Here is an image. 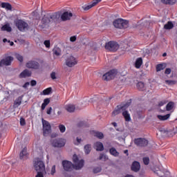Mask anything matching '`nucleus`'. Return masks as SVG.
I'll return each mask as SVG.
<instances>
[{
	"label": "nucleus",
	"instance_id": "ddd939ff",
	"mask_svg": "<svg viewBox=\"0 0 177 177\" xmlns=\"http://www.w3.org/2000/svg\"><path fill=\"white\" fill-rule=\"evenodd\" d=\"M61 12H56L54 13H50V19L52 22L54 23H60L61 20Z\"/></svg>",
	"mask_w": 177,
	"mask_h": 177
},
{
	"label": "nucleus",
	"instance_id": "f257e3e1",
	"mask_svg": "<svg viewBox=\"0 0 177 177\" xmlns=\"http://www.w3.org/2000/svg\"><path fill=\"white\" fill-rule=\"evenodd\" d=\"M62 165L65 172H72L73 169H75L76 171H80V169H82V168H84V165H85V160H84V159H82L77 165H74L71 161L64 160H62Z\"/></svg>",
	"mask_w": 177,
	"mask_h": 177
},
{
	"label": "nucleus",
	"instance_id": "cd10ccee",
	"mask_svg": "<svg viewBox=\"0 0 177 177\" xmlns=\"http://www.w3.org/2000/svg\"><path fill=\"white\" fill-rule=\"evenodd\" d=\"M73 162L74 163L73 165H78V164H80V158H78V156H77V154H74L73 156Z\"/></svg>",
	"mask_w": 177,
	"mask_h": 177
},
{
	"label": "nucleus",
	"instance_id": "423d86ee",
	"mask_svg": "<svg viewBox=\"0 0 177 177\" xmlns=\"http://www.w3.org/2000/svg\"><path fill=\"white\" fill-rule=\"evenodd\" d=\"M15 26L19 31L24 32L26 30H28V24L21 19L15 21Z\"/></svg>",
	"mask_w": 177,
	"mask_h": 177
},
{
	"label": "nucleus",
	"instance_id": "9b49d317",
	"mask_svg": "<svg viewBox=\"0 0 177 177\" xmlns=\"http://www.w3.org/2000/svg\"><path fill=\"white\" fill-rule=\"evenodd\" d=\"M133 142L138 147H146L149 145V140L142 138H135Z\"/></svg>",
	"mask_w": 177,
	"mask_h": 177
},
{
	"label": "nucleus",
	"instance_id": "6e6d98bb",
	"mask_svg": "<svg viewBox=\"0 0 177 177\" xmlns=\"http://www.w3.org/2000/svg\"><path fill=\"white\" fill-rule=\"evenodd\" d=\"M70 41H71V42H75V41H77V37H75V36L71 37Z\"/></svg>",
	"mask_w": 177,
	"mask_h": 177
},
{
	"label": "nucleus",
	"instance_id": "680f3d73",
	"mask_svg": "<svg viewBox=\"0 0 177 177\" xmlns=\"http://www.w3.org/2000/svg\"><path fill=\"white\" fill-rule=\"evenodd\" d=\"M155 174H156V175H158V176H160V177H162V176L160 175V174H161V171L160 170H156V171H154Z\"/></svg>",
	"mask_w": 177,
	"mask_h": 177
},
{
	"label": "nucleus",
	"instance_id": "338daca9",
	"mask_svg": "<svg viewBox=\"0 0 177 177\" xmlns=\"http://www.w3.org/2000/svg\"><path fill=\"white\" fill-rule=\"evenodd\" d=\"M111 124H112V125H113V127H117V122H113Z\"/></svg>",
	"mask_w": 177,
	"mask_h": 177
},
{
	"label": "nucleus",
	"instance_id": "c03bdc74",
	"mask_svg": "<svg viewBox=\"0 0 177 177\" xmlns=\"http://www.w3.org/2000/svg\"><path fill=\"white\" fill-rule=\"evenodd\" d=\"M59 129L62 133H64V132H66V126L63 124H59Z\"/></svg>",
	"mask_w": 177,
	"mask_h": 177
},
{
	"label": "nucleus",
	"instance_id": "bf43d9fd",
	"mask_svg": "<svg viewBox=\"0 0 177 177\" xmlns=\"http://www.w3.org/2000/svg\"><path fill=\"white\" fill-rule=\"evenodd\" d=\"M165 73H166L167 75L171 74V68H166Z\"/></svg>",
	"mask_w": 177,
	"mask_h": 177
},
{
	"label": "nucleus",
	"instance_id": "e433bc0d",
	"mask_svg": "<svg viewBox=\"0 0 177 177\" xmlns=\"http://www.w3.org/2000/svg\"><path fill=\"white\" fill-rule=\"evenodd\" d=\"M50 93H52L51 87H48L43 91V95H50Z\"/></svg>",
	"mask_w": 177,
	"mask_h": 177
},
{
	"label": "nucleus",
	"instance_id": "412c9836",
	"mask_svg": "<svg viewBox=\"0 0 177 177\" xmlns=\"http://www.w3.org/2000/svg\"><path fill=\"white\" fill-rule=\"evenodd\" d=\"M109 153L111 156H113V157H119L120 156V152L115 149V148L112 147L109 149Z\"/></svg>",
	"mask_w": 177,
	"mask_h": 177
},
{
	"label": "nucleus",
	"instance_id": "37998d69",
	"mask_svg": "<svg viewBox=\"0 0 177 177\" xmlns=\"http://www.w3.org/2000/svg\"><path fill=\"white\" fill-rule=\"evenodd\" d=\"M165 84L167 85H176L177 84V81L176 80H165Z\"/></svg>",
	"mask_w": 177,
	"mask_h": 177
},
{
	"label": "nucleus",
	"instance_id": "de8ad7c7",
	"mask_svg": "<svg viewBox=\"0 0 177 177\" xmlns=\"http://www.w3.org/2000/svg\"><path fill=\"white\" fill-rule=\"evenodd\" d=\"M77 127L79 128H82L83 127H86V123H85V122H80L78 124H77Z\"/></svg>",
	"mask_w": 177,
	"mask_h": 177
},
{
	"label": "nucleus",
	"instance_id": "2f4dec72",
	"mask_svg": "<svg viewBox=\"0 0 177 177\" xmlns=\"http://www.w3.org/2000/svg\"><path fill=\"white\" fill-rule=\"evenodd\" d=\"M21 100H23V97L21 96L18 97L14 102L15 106H17V107H19V106L21 104Z\"/></svg>",
	"mask_w": 177,
	"mask_h": 177
},
{
	"label": "nucleus",
	"instance_id": "0e129e2a",
	"mask_svg": "<svg viewBox=\"0 0 177 177\" xmlns=\"http://www.w3.org/2000/svg\"><path fill=\"white\" fill-rule=\"evenodd\" d=\"M46 106L47 105L43 102V104H41V110H45Z\"/></svg>",
	"mask_w": 177,
	"mask_h": 177
},
{
	"label": "nucleus",
	"instance_id": "13d9d810",
	"mask_svg": "<svg viewBox=\"0 0 177 177\" xmlns=\"http://www.w3.org/2000/svg\"><path fill=\"white\" fill-rule=\"evenodd\" d=\"M30 85H31V86H35V85H37V81L31 80Z\"/></svg>",
	"mask_w": 177,
	"mask_h": 177
},
{
	"label": "nucleus",
	"instance_id": "5701e85b",
	"mask_svg": "<svg viewBox=\"0 0 177 177\" xmlns=\"http://www.w3.org/2000/svg\"><path fill=\"white\" fill-rule=\"evenodd\" d=\"M1 31H7V32H12V27H10V24H6L1 28Z\"/></svg>",
	"mask_w": 177,
	"mask_h": 177
},
{
	"label": "nucleus",
	"instance_id": "c85d7f7f",
	"mask_svg": "<svg viewBox=\"0 0 177 177\" xmlns=\"http://www.w3.org/2000/svg\"><path fill=\"white\" fill-rule=\"evenodd\" d=\"M122 115L125 119V121L129 122L131 121V115L129 114L127 111H124L122 112Z\"/></svg>",
	"mask_w": 177,
	"mask_h": 177
},
{
	"label": "nucleus",
	"instance_id": "58836bf2",
	"mask_svg": "<svg viewBox=\"0 0 177 177\" xmlns=\"http://www.w3.org/2000/svg\"><path fill=\"white\" fill-rule=\"evenodd\" d=\"M164 68H165V66H164L163 64H159L156 66V71H161V70H164Z\"/></svg>",
	"mask_w": 177,
	"mask_h": 177
},
{
	"label": "nucleus",
	"instance_id": "f704fd0d",
	"mask_svg": "<svg viewBox=\"0 0 177 177\" xmlns=\"http://www.w3.org/2000/svg\"><path fill=\"white\" fill-rule=\"evenodd\" d=\"M92 149V147L90 144H87L84 146V153L85 154H89L91 153V150Z\"/></svg>",
	"mask_w": 177,
	"mask_h": 177
},
{
	"label": "nucleus",
	"instance_id": "393cba45",
	"mask_svg": "<svg viewBox=\"0 0 177 177\" xmlns=\"http://www.w3.org/2000/svg\"><path fill=\"white\" fill-rule=\"evenodd\" d=\"M169 117H171V114H169V113L165 115H158L157 116L158 120H160V121H166V120H168V118H169Z\"/></svg>",
	"mask_w": 177,
	"mask_h": 177
},
{
	"label": "nucleus",
	"instance_id": "603ef678",
	"mask_svg": "<svg viewBox=\"0 0 177 177\" xmlns=\"http://www.w3.org/2000/svg\"><path fill=\"white\" fill-rule=\"evenodd\" d=\"M20 125H21V127H24V125H26V120L23 118H20Z\"/></svg>",
	"mask_w": 177,
	"mask_h": 177
},
{
	"label": "nucleus",
	"instance_id": "a878e982",
	"mask_svg": "<svg viewBox=\"0 0 177 177\" xmlns=\"http://www.w3.org/2000/svg\"><path fill=\"white\" fill-rule=\"evenodd\" d=\"M53 52L55 56H60L62 55V50L59 47H55L53 49Z\"/></svg>",
	"mask_w": 177,
	"mask_h": 177
},
{
	"label": "nucleus",
	"instance_id": "72a5a7b5",
	"mask_svg": "<svg viewBox=\"0 0 177 177\" xmlns=\"http://www.w3.org/2000/svg\"><path fill=\"white\" fill-rule=\"evenodd\" d=\"M164 28H165V30H171V29L174 28V24H172L171 21H168L167 24H166L164 26Z\"/></svg>",
	"mask_w": 177,
	"mask_h": 177
},
{
	"label": "nucleus",
	"instance_id": "f8f14e48",
	"mask_svg": "<svg viewBox=\"0 0 177 177\" xmlns=\"http://www.w3.org/2000/svg\"><path fill=\"white\" fill-rule=\"evenodd\" d=\"M39 62L35 60H30L26 64V67L31 70H39Z\"/></svg>",
	"mask_w": 177,
	"mask_h": 177
},
{
	"label": "nucleus",
	"instance_id": "864d4df0",
	"mask_svg": "<svg viewBox=\"0 0 177 177\" xmlns=\"http://www.w3.org/2000/svg\"><path fill=\"white\" fill-rule=\"evenodd\" d=\"M43 103H44V104H46L48 106L49 103H50V99L49 98L44 99Z\"/></svg>",
	"mask_w": 177,
	"mask_h": 177
},
{
	"label": "nucleus",
	"instance_id": "052dcab7",
	"mask_svg": "<svg viewBox=\"0 0 177 177\" xmlns=\"http://www.w3.org/2000/svg\"><path fill=\"white\" fill-rule=\"evenodd\" d=\"M30 86V82H26L24 85H23V88H24V89H26L27 88V86Z\"/></svg>",
	"mask_w": 177,
	"mask_h": 177
},
{
	"label": "nucleus",
	"instance_id": "ea45409f",
	"mask_svg": "<svg viewBox=\"0 0 177 177\" xmlns=\"http://www.w3.org/2000/svg\"><path fill=\"white\" fill-rule=\"evenodd\" d=\"M95 136H96V138H97L98 139H103V138H104V135H103V133L99 131L95 133Z\"/></svg>",
	"mask_w": 177,
	"mask_h": 177
},
{
	"label": "nucleus",
	"instance_id": "2eb2a0df",
	"mask_svg": "<svg viewBox=\"0 0 177 177\" xmlns=\"http://www.w3.org/2000/svg\"><path fill=\"white\" fill-rule=\"evenodd\" d=\"M60 17L62 21H67L68 20H71V17H73V13L68 11H65L61 14Z\"/></svg>",
	"mask_w": 177,
	"mask_h": 177
},
{
	"label": "nucleus",
	"instance_id": "09e8293b",
	"mask_svg": "<svg viewBox=\"0 0 177 177\" xmlns=\"http://www.w3.org/2000/svg\"><path fill=\"white\" fill-rule=\"evenodd\" d=\"M46 48H50V40H46L44 42Z\"/></svg>",
	"mask_w": 177,
	"mask_h": 177
},
{
	"label": "nucleus",
	"instance_id": "39448f33",
	"mask_svg": "<svg viewBox=\"0 0 177 177\" xmlns=\"http://www.w3.org/2000/svg\"><path fill=\"white\" fill-rule=\"evenodd\" d=\"M41 122L43 125V135L44 136H47V135H49L52 132V127L50 126V123L44 118L41 119Z\"/></svg>",
	"mask_w": 177,
	"mask_h": 177
},
{
	"label": "nucleus",
	"instance_id": "c9c22d12",
	"mask_svg": "<svg viewBox=\"0 0 177 177\" xmlns=\"http://www.w3.org/2000/svg\"><path fill=\"white\" fill-rule=\"evenodd\" d=\"M27 156V148H24L23 150L19 153V157L21 160H23L24 158V156Z\"/></svg>",
	"mask_w": 177,
	"mask_h": 177
},
{
	"label": "nucleus",
	"instance_id": "774afa93",
	"mask_svg": "<svg viewBox=\"0 0 177 177\" xmlns=\"http://www.w3.org/2000/svg\"><path fill=\"white\" fill-rule=\"evenodd\" d=\"M124 177H133V176L127 174V175H126Z\"/></svg>",
	"mask_w": 177,
	"mask_h": 177
},
{
	"label": "nucleus",
	"instance_id": "7c9ffc66",
	"mask_svg": "<svg viewBox=\"0 0 177 177\" xmlns=\"http://www.w3.org/2000/svg\"><path fill=\"white\" fill-rule=\"evenodd\" d=\"M1 8L7 9V10H12V5L9 3H1Z\"/></svg>",
	"mask_w": 177,
	"mask_h": 177
},
{
	"label": "nucleus",
	"instance_id": "4468645a",
	"mask_svg": "<svg viewBox=\"0 0 177 177\" xmlns=\"http://www.w3.org/2000/svg\"><path fill=\"white\" fill-rule=\"evenodd\" d=\"M77 63V59L73 56H69L66 60V65L68 67H74Z\"/></svg>",
	"mask_w": 177,
	"mask_h": 177
},
{
	"label": "nucleus",
	"instance_id": "aec40b11",
	"mask_svg": "<svg viewBox=\"0 0 177 177\" xmlns=\"http://www.w3.org/2000/svg\"><path fill=\"white\" fill-rule=\"evenodd\" d=\"M50 21H51V20H50V14H46L41 19V23L43 24H49V23H50Z\"/></svg>",
	"mask_w": 177,
	"mask_h": 177
},
{
	"label": "nucleus",
	"instance_id": "7ed1b4c3",
	"mask_svg": "<svg viewBox=\"0 0 177 177\" xmlns=\"http://www.w3.org/2000/svg\"><path fill=\"white\" fill-rule=\"evenodd\" d=\"M34 167L36 172H46L45 170V163L39 158L35 159Z\"/></svg>",
	"mask_w": 177,
	"mask_h": 177
},
{
	"label": "nucleus",
	"instance_id": "4d7b16f0",
	"mask_svg": "<svg viewBox=\"0 0 177 177\" xmlns=\"http://www.w3.org/2000/svg\"><path fill=\"white\" fill-rule=\"evenodd\" d=\"M50 77H51L53 80H56V73L52 72V73H50Z\"/></svg>",
	"mask_w": 177,
	"mask_h": 177
},
{
	"label": "nucleus",
	"instance_id": "dca6fc26",
	"mask_svg": "<svg viewBox=\"0 0 177 177\" xmlns=\"http://www.w3.org/2000/svg\"><path fill=\"white\" fill-rule=\"evenodd\" d=\"M131 169L133 172H139L140 171V163L138 161H134L131 164Z\"/></svg>",
	"mask_w": 177,
	"mask_h": 177
},
{
	"label": "nucleus",
	"instance_id": "0eeeda50",
	"mask_svg": "<svg viewBox=\"0 0 177 177\" xmlns=\"http://www.w3.org/2000/svg\"><path fill=\"white\" fill-rule=\"evenodd\" d=\"M117 75V70L111 69L109 72L106 73L102 75V80L104 81H111L114 79V77Z\"/></svg>",
	"mask_w": 177,
	"mask_h": 177
},
{
	"label": "nucleus",
	"instance_id": "1a4fd4ad",
	"mask_svg": "<svg viewBox=\"0 0 177 177\" xmlns=\"http://www.w3.org/2000/svg\"><path fill=\"white\" fill-rule=\"evenodd\" d=\"M131 105V102L126 103L124 105H118L115 109L112 112V116L115 117V115H118L121 113V110L123 111L126 110L127 107H129Z\"/></svg>",
	"mask_w": 177,
	"mask_h": 177
},
{
	"label": "nucleus",
	"instance_id": "5fc2aeb1",
	"mask_svg": "<svg viewBox=\"0 0 177 177\" xmlns=\"http://www.w3.org/2000/svg\"><path fill=\"white\" fill-rule=\"evenodd\" d=\"M177 133V127H176L175 129H173L172 131H171L170 135H171V136H174V135H176Z\"/></svg>",
	"mask_w": 177,
	"mask_h": 177
},
{
	"label": "nucleus",
	"instance_id": "e2e57ef3",
	"mask_svg": "<svg viewBox=\"0 0 177 177\" xmlns=\"http://www.w3.org/2000/svg\"><path fill=\"white\" fill-rule=\"evenodd\" d=\"M52 113V107H50L48 109H47L46 113L48 115H50Z\"/></svg>",
	"mask_w": 177,
	"mask_h": 177
},
{
	"label": "nucleus",
	"instance_id": "f03ea898",
	"mask_svg": "<svg viewBox=\"0 0 177 177\" xmlns=\"http://www.w3.org/2000/svg\"><path fill=\"white\" fill-rule=\"evenodd\" d=\"M115 28H128L129 27V22L123 19H116L113 22Z\"/></svg>",
	"mask_w": 177,
	"mask_h": 177
},
{
	"label": "nucleus",
	"instance_id": "79ce46f5",
	"mask_svg": "<svg viewBox=\"0 0 177 177\" xmlns=\"http://www.w3.org/2000/svg\"><path fill=\"white\" fill-rule=\"evenodd\" d=\"M142 161H143L145 165H149V164H150V158L149 157L143 158Z\"/></svg>",
	"mask_w": 177,
	"mask_h": 177
},
{
	"label": "nucleus",
	"instance_id": "4be33fe9",
	"mask_svg": "<svg viewBox=\"0 0 177 177\" xmlns=\"http://www.w3.org/2000/svg\"><path fill=\"white\" fill-rule=\"evenodd\" d=\"M136 87L137 89H138V91H146V87L145 86V83L142 82H138L136 84Z\"/></svg>",
	"mask_w": 177,
	"mask_h": 177
},
{
	"label": "nucleus",
	"instance_id": "bb28decb",
	"mask_svg": "<svg viewBox=\"0 0 177 177\" xmlns=\"http://www.w3.org/2000/svg\"><path fill=\"white\" fill-rule=\"evenodd\" d=\"M174 107H175V102H169L166 106V110L167 111H171Z\"/></svg>",
	"mask_w": 177,
	"mask_h": 177
},
{
	"label": "nucleus",
	"instance_id": "20e7f679",
	"mask_svg": "<svg viewBox=\"0 0 177 177\" xmlns=\"http://www.w3.org/2000/svg\"><path fill=\"white\" fill-rule=\"evenodd\" d=\"M105 49L109 52H117L120 49V44L114 41H111L105 44Z\"/></svg>",
	"mask_w": 177,
	"mask_h": 177
},
{
	"label": "nucleus",
	"instance_id": "b1692460",
	"mask_svg": "<svg viewBox=\"0 0 177 177\" xmlns=\"http://www.w3.org/2000/svg\"><path fill=\"white\" fill-rule=\"evenodd\" d=\"M142 64H143V59L142 57L138 58L135 62L136 68H140Z\"/></svg>",
	"mask_w": 177,
	"mask_h": 177
},
{
	"label": "nucleus",
	"instance_id": "6e6552de",
	"mask_svg": "<svg viewBox=\"0 0 177 177\" xmlns=\"http://www.w3.org/2000/svg\"><path fill=\"white\" fill-rule=\"evenodd\" d=\"M66 140L64 138L55 139L52 141V146L60 149L66 146Z\"/></svg>",
	"mask_w": 177,
	"mask_h": 177
},
{
	"label": "nucleus",
	"instance_id": "a18cd8bd",
	"mask_svg": "<svg viewBox=\"0 0 177 177\" xmlns=\"http://www.w3.org/2000/svg\"><path fill=\"white\" fill-rule=\"evenodd\" d=\"M44 174H46V171H37V174L35 177H44Z\"/></svg>",
	"mask_w": 177,
	"mask_h": 177
},
{
	"label": "nucleus",
	"instance_id": "a19ab883",
	"mask_svg": "<svg viewBox=\"0 0 177 177\" xmlns=\"http://www.w3.org/2000/svg\"><path fill=\"white\" fill-rule=\"evenodd\" d=\"M93 174H99V172H102V167H94L93 169Z\"/></svg>",
	"mask_w": 177,
	"mask_h": 177
},
{
	"label": "nucleus",
	"instance_id": "f3484780",
	"mask_svg": "<svg viewBox=\"0 0 177 177\" xmlns=\"http://www.w3.org/2000/svg\"><path fill=\"white\" fill-rule=\"evenodd\" d=\"M100 2H102V0H93L92 3L86 6H82V9L84 10H89V9H92L93 6H96Z\"/></svg>",
	"mask_w": 177,
	"mask_h": 177
},
{
	"label": "nucleus",
	"instance_id": "4c0bfd02",
	"mask_svg": "<svg viewBox=\"0 0 177 177\" xmlns=\"http://www.w3.org/2000/svg\"><path fill=\"white\" fill-rule=\"evenodd\" d=\"M15 57L19 62H20V63H23L24 58L20 54H15Z\"/></svg>",
	"mask_w": 177,
	"mask_h": 177
},
{
	"label": "nucleus",
	"instance_id": "473e14b6",
	"mask_svg": "<svg viewBox=\"0 0 177 177\" xmlns=\"http://www.w3.org/2000/svg\"><path fill=\"white\" fill-rule=\"evenodd\" d=\"M66 109L68 111V113H74V111H75V106L73 104H69L66 106Z\"/></svg>",
	"mask_w": 177,
	"mask_h": 177
},
{
	"label": "nucleus",
	"instance_id": "6ab92c4d",
	"mask_svg": "<svg viewBox=\"0 0 177 177\" xmlns=\"http://www.w3.org/2000/svg\"><path fill=\"white\" fill-rule=\"evenodd\" d=\"M94 148L97 151H103L104 150V147L103 146V143L100 142H97L94 144Z\"/></svg>",
	"mask_w": 177,
	"mask_h": 177
},
{
	"label": "nucleus",
	"instance_id": "a211bd4d",
	"mask_svg": "<svg viewBox=\"0 0 177 177\" xmlns=\"http://www.w3.org/2000/svg\"><path fill=\"white\" fill-rule=\"evenodd\" d=\"M32 74L28 69H25L19 74V78H27V77H31Z\"/></svg>",
	"mask_w": 177,
	"mask_h": 177
},
{
	"label": "nucleus",
	"instance_id": "3c124183",
	"mask_svg": "<svg viewBox=\"0 0 177 177\" xmlns=\"http://www.w3.org/2000/svg\"><path fill=\"white\" fill-rule=\"evenodd\" d=\"M103 158H104V160H106L108 159V158H107V156H106V155H104V154H103V153H100L98 160H103Z\"/></svg>",
	"mask_w": 177,
	"mask_h": 177
},
{
	"label": "nucleus",
	"instance_id": "9d476101",
	"mask_svg": "<svg viewBox=\"0 0 177 177\" xmlns=\"http://www.w3.org/2000/svg\"><path fill=\"white\" fill-rule=\"evenodd\" d=\"M15 60V58L12 56H8L0 61V68L1 67H5L8 66H12V62Z\"/></svg>",
	"mask_w": 177,
	"mask_h": 177
},
{
	"label": "nucleus",
	"instance_id": "8fccbe9b",
	"mask_svg": "<svg viewBox=\"0 0 177 177\" xmlns=\"http://www.w3.org/2000/svg\"><path fill=\"white\" fill-rule=\"evenodd\" d=\"M167 100H162L158 102V107H161L162 106H164V104H167Z\"/></svg>",
	"mask_w": 177,
	"mask_h": 177
},
{
	"label": "nucleus",
	"instance_id": "c756f323",
	"mask_svg": "<svg viewBox=\"0 0 177 177\" xmlns=\"http://www.w3.org/2000/svg\"><path fill=\"white\" fill-rule=\"evenodd\" d=\"M162 3L165 5H175L176 0H162Z\"/></svg>",
	"mask_w": 177,
	"mask_h": 177
},
{
	"label": "nucleus",
	"instance_id": "69168bd1",
	"mask_svg": "<svg viewBox=\"0 0 177 177\" xmlns=\"http://www.w3.org/2000/svg\"><path fill=\"white\" fill-rule=\"evenodd\" d=\"M76 140H77V143H81V142L82 141V140L81 138H77Z\"/></svg>",
	"mask_w": 177,
	"mask_h": 177
},
{
	"label": "nucleus",
	"instance_id": "49530a36",
	"mask_svg": "<svg viewBox=\"0 0 177 177\" xmlns=\"http://www.w3.org/2000/svg\"><path fill=\"white\" fill-rule=\"evenodd\" d=\"M56 174V165H53L51 168L50 175H55Z\"/></svg>",
	"mask_w": 177,
	"mask_h": 177
}]
</instances>
